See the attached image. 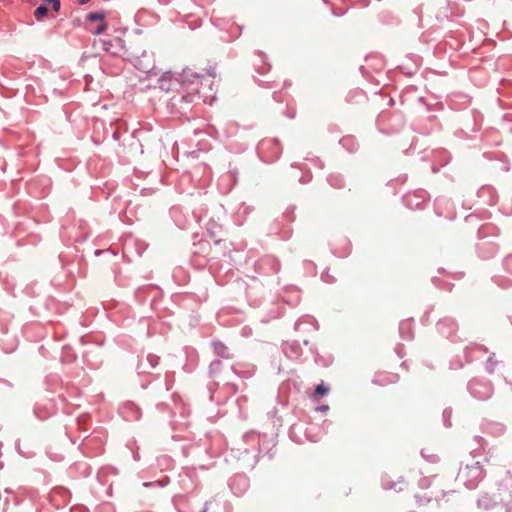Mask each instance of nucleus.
Wrapping results in <instances>:
<instances>
[{
	"label": "nucleus",
	"instance_id": "f257e3e1",
	"mask_svg": "<svg viewBox=\"0 0 512 512\" xmlns=\"http://www.w3.org/2000/svg\"><path fill=\"white\" fill-rule=\"evenodd\" d=\"M245 243H239L237 246L226 239L215 240L211 242L207 239H201L193 244L190 263L198 270L207 268L213 275L216 282L224 284V275H234V267L244 260Z\"/></svg>",
	"mask_w": 512,
	"mask_h": 512
},
{
	"label": "nucleus",
	"instance_id": "f03ea898",
	"mask_svg": "<svg viewBox=\"0 0 512 512\" xmlns=\"http://www.w3.org/2000/svg\"><path fill=\"white\" fill-rule=\"evenodd\" d=\"M277 433L246 432L241 442L232 447L226 455V461L236 464L242 469H252L256 463L264 457L272 459L277 452Z\"/></svg>",
	"mask_w": 512,
	"mask_h": 512
},
{
	"label": "nucleus",
	"instance_id": "7ed1b4c3",
	"mask_svg": "<svg viewBox=\"0 0 512 512\" xmlns=\"http://www.w3.org/2000/svg\"><path fill=\"white\" fill-rule=\"evenodd\" d=\"M501 230L492 222H485L479 227L475 250L482 260L494 258L500 251Z\"/></svg>",
	"mask_w": 512,
	"mask_h": 512
},
{
	"label": "nucleus",
	"instance_id": "20e7f679",
	"mask_svg": "<svg viewBox=\"0 0 512 512\" xmlns=\"http://www.w3.org/2000/svg\"><path fill=\"white\" fill-rule=\"evenodd\" d=\"M196 99L178 87L173 95L168 99L166 107L168 112L177 118H187L193 112Z\"/></svg>",
	"mask_w": 512,
	"mask_h": 512
},
{
	"label": "nucleus",
	"instance_id": "39448f33",
	"mask_svg": "<svg viewBox=\"0 0 512 512\" xmlns=\"http://www.w3.org/2000/svg\"><path fill=\"white\" fill-rule=\"evenodd\" d=\"M295 210V206H289L280 216L276 217L269 224V235L283 241L289 240L293 235L292 223L296 219Z\"/></svg>",
	"mask_w": 512,
	"mask_h": 512
},
{
	"label": "nucleus",
	"instance_id": "423d86ee",
	"mask_svg": "<svg viewBox=\"0 0 512 512\" xmlns=\"http://www.w3.org/2000/svg\"><path fill=\"white\" fill-rule=\"evenodd\" d=\"M107 433L103 428H97L86 436L80 445L82 453L88 457H97L104 453Z\"/></svg>",
	"mask_w": 512,
	"mask_h": 512
},
{
	"label": "nucleus",
	"instance_id": "0eeeda50",
	"mask_svg": "<svg viewBox=\"0 0 512 512\" xmlns=\"http://www.w3.org/2000/svg\"><path fill=\"white\" fill-rule=\"evenodd\" d=\"M198 100L205 104H212L216 100L217 85L215 67L206 69L205 73H200Z\"/></svg>",
	"mask_w": 512,
	"mask_h": 512
},
{
	"label": "nucleus",
	"instance_id": "6e6552de",
	"mask_svg": "<svg viewBox=\"0 0 512 512\" xmlns=\"http://www.w3.org/2000/svg\"><path fill=\"white\" fill-rule=\"evenodd\" d=\"M100 48L110 56L119 59L121 62L130 60L131 53L126 47L125 41L120 37H111L108 39H99L94 41V46Z\"/></svg>",
	"mask_w": 512,
	"mask_h": 512
},
{
	"label": "nucleus",
	"instance_id": "1a4fd4ad",
	"mask_svg": "<svg viewBox=\"0 0 512 512\" xmlns=\"http://www.w3.org/2000/svg\"><path fill=\"white\" fill-rule=\"evenodd\" d=\"M204 499L201 491L195 489L188 494L176 495L173 502L178 512H201Z\"/></svg>",
	"mask_w": 512,
	"mask_h": 512
},
{
	"label": "nucleus",
	"instance_id": "9d476101",
	"mask_svg": "<svg viewBox=\"0 0 512 512\" xmlns=\"http://www.w3.org/2000/svg\"><path fill=\"white\" fill-rule=\"evenodd\" d=\"M498 199L499 196L496 189L490 184H485L477 190L473 199L464 201V205L469 209L476 207L483 210L485 207L494 206Z\"/></svg>",
	"mask_w": 512,
	"mask_h": 512
},
{
	"label": "nucleus",
	"instance_id": "9b49d317",
	"mask_svg": "<svg viewBox=\"0 0 512 512\" xmlns=\"http://www.w3.org/2000/svg\"><path fill=\"white\" fill-rule=\"evenodd\" d=\"M485 471L478 461L461 466L457 474V480L469 489L475 488L483 480Z\"/></svg>",
	"mask_w": 512,
	"mask_h": 512
},
{
	"label": "nucleus",
	"instance_id": "f8f14e48",
	"mask_svg": "<svg viewBox=\"0 0 512 512\" xmlns=\"http://www.w3.org/2000/svg\"><path fill=\"white\" fill-rule=\"evenodd\" d=\"M257 154L263 162L274 163L282 154V144L277 138H263L257 145Z\"/></svg>",
	"mask_w": 512,
	"mask_h": 512
},
{
	"label": "nucleus",
	"instance_id": "ddd939ff",
	"mask_svg": "<svg viewBox=\"0 0 512 512\" xmlns=\"http://www.w3.org/2000/svg\"><path fill=\"white\" fill-rule=\"evenodd\" d=\"M199 79V72H196L193 68L185 67L182 72L178 74V77L175 78V81L179 87L197 100L200 86Z\"/></svg>",
	"mask_w": 512,
	"mask_h": 512
},
{
	"label": "nucleus",
	"instance_id": "4468645a",
	"mask_svg": "<svg viewBox=\"0 0 512 512\" xmlns=\"http://www.w3.org/2000/svg\"><path fill=\"white\" fill-rule=\"evenodd\" d=\"M253 268L259 277L268 278L278 274L281 263L274 255H263L255 261Z\"/></svg>",
	"mask_w": 512,
	"mask_h": 512
},
{
	"label": "nucleus",
	"instance_id": "2eb2a0df",
	"mask_svg": "<svg viewBox=\"0 0 512 512\" xmlns=\"http://www.w3.org/2000/svg\"><path fill=\"white\" fill-rule=\"evenodd\" d=\"M273 99L277 102L276 113L288 119H294L296 116V104L294 99L283 90L275 91Z\"/></svg>",
	"mask_w": 512,
	"mask_h": 512
},
{
	"label": "nucleus",
	"instance_id": "dca6fc26",
	"mask_svg": "<svg viewBox=\"0 0 512 512\" xmlns=\"http://www.w3.org/2000/svg\"><path fill=\"white\" fill-rule=\"evenodd\" d=\"M437 335L451 342H457L460 340L458 336L459 324L452 317H443L439 319L435 325Z\"/></svg>",
	"mask_w": 512,
	"mask_h": 512
},
{
	"label": "nucleus",
	"instance_id": "f3484780",
	"mask_svg": "<svg viewBox=\"0 0 512 512\" xmlns=\"http://www.w3.org/2000/svg\"><path fill=\"white\" fill-rule=\"evenodd\" d=\"M207 389L210 400L218 405L225 404L238 391V387L234 383H218L217 387L207 384Z\"/></svg>",
	"mask_w": 512,
	"mask_h": 512
},
{
	"label": "nucleus",
	"instance_id": "a211bd4d",
	"mask_svg": "<svg viewBox=\"0 0 512 512\" xmlns=\"http://www.w3.org/2000/svg\"><path fill=\"white\" fill-rule=\"evenodd\" d=\"M430 201L429 193L424 189L408 191L402 197V203L410 210H423Z\"/></svg>",
	"mask_w": 512,
	"mask_h": 512
},
{
	"label": "nucleus",
	"instance_id": "6ab92c4d",
	"mask_svg": "<svg viewBox=\"0 0 512 512\" xmlns=\"http://www.w3.org/2000/svg\"><path fill=\"white\" fill-rule=\"evenodd\" d=\"M107 16L108 13L105 11L88 13L85 18V29L93 35L103 34L108 29Z\"/></svg>",
	"mask_w": 512,
	"mask_h": 512
},
{
	"label": "nucleus",
	"instance_id": "aec40b11",
	"mask_svg": "<svg viewBox=\"0 0 512 512\" xmlns=\"http://www.w3.org/2000/svg\"><path fill=\"white\" fill-rule=\"evenodd\" d=\"M468 391L478 400H487L492 396L494 389L491 381L475 377L469 381Z\"/></svg>",
	"mask_w": 512,
	"mask_h": 512
},
{
	"label": "nucleus",
	"instance_id": "412c9836",
	"mask_svg": "<svg viewBox=\"0 0 512 512\" xmlns=\"http://www.w3.org/2000/svg\"><path fill=\"white\" fill-rule=\"evenodd\" d=\"M489 354V349L476 342H470L463 349V357L465 364L482 363Z\"/></svg>",
	"mask_w": 512,
	"mask_h": 512
},
{
	"label": "nucleus",
	"instance_id": "4be33fe9",
	"mask_svg": "<svg viewBox=\"0 0 512 512\" xmlns=\"http://www.w3.org/2000/svg\"><path fill=\"white\" fill-rule=\"evenodd\" d=\"M209 299V292L207 288L199 290V292H185L175 294L173 301L181 309H186L190 302H196L198 304L204 303Z\"/></svg>",
	"mask_w": 512,
	"mask_h": 512
},
{
	"label": "nucleus",
	"instance_id": "5701e85b",
	"mask_svg": "<svg viewBox=\"0 0 512 512\" xmlns=\"http://www.w3.org/2000/svg\"><path fill=\"white\" fill-rule=\"evenodd\" d=\"M208 383L217 387L218 383H231L228 381L223 363L219 359L213 360L208 367Z\"/></svg>",
	"mask_w": 512,
	"mask_h": 512
},
{
	"label": "nucleus",
	"instance_id": "b1692460",
	"mask_svg": "<svg viewBox=\"0 0 512 512\" xmlns=\"http://www.w3.org/2000/svg\"><path fill=\"white\" fill-rule=\"evenodd\" d=\"M435 213L448 220L456 218V207L454 202L446 197H437L434 201Z\"/></svg>",
	"mask_w": 512,
	"mask_h": 512
},
{
	"label": "nucleus",
	"instance_id": "393cba45",
	"mask_svg": "<svg viewBox=\"0 0 512 512\" xmlns=\"http://www.w3.org/2000/svg\"><path fill=\"white\" fill-rule=\"evenodd\" d=\"M438 271L442 275V277H440V276L433 277L432 282L434 283V285H436L440 289H444L447 291H451L454 287V285L449 281L450 279L460 280L465 275L464 272H460V271L447 272L444 268H441Z\"/></svg>",
	"mask_w": 512,
	"mask_h": 512
},
{
	"label": "nucleus",
	"instance_id": "a878e982",
	"mask_svg": "<svg viewBox=\"0 0 512 512\" xmlns=\"http://www.w3.org/2000/svg\"><path fill=\"white\" fill-rule=\"evenodd\" d=\"M71 499L69 489L63 486H56L48 494L49 502L57 509L65 507Z\"/></svg>",
	"mask_w": 512,
	"mask_h": 512
},
{
	"label": "nucleus",
	"instance_id": "bb28decb",
	"mask_svg": "<svg viewBox=\"0 0 512 512\" xmlns=\"http://www.w3.org/2000/svg\"><path fill=\"white\" fill-rule=\"evenodd\" d=\"M232 493L238 497L245 495L250 488V480L244 473H235L228 482Z\"/></svg>",
	"mask_w": 512,
	"mask_h": 512
},
{
	"label": "nucleus",
	"instance_id": "cd10ccee",
	"mask_svg": "<svg viewBox=\"0 0 512 512\" xmlns=\"http://www.w3.org/2000/svg\"><path fill=\"white\" fill-rule=\"evenodd\" d=\"M68 477L74 481L88 478L92 474L90 465L85 461H76L67 469Z\"/></svg>",
	"mask_w": 512,
	"mask_h": 512
},
{
	"label": "nucleus",
	"instance_id": "c85d7f7f",
	"mask_svg": "<svg viewBox=\"0 0 512 512\" xmlns=\"http://www.w3.org/2000/svg\"><path fill=\"white\" fill-rule=\"evenodd\" d=\"M491 216V213L487 210H482L480 213H471L464 218L463 229L466 232L476 231L479 233V227L482 226L483 223L481 221L483 219H488Z\"/></svg>",
	"mask_w": 512,
	"mask_h": 512
},
{
	"label": "nucleus",
	"instance_id": "c756f323",
	"mask_svg": "<svg viewBox=\"0 0 512 512\" xmlns=\"http://www.w3.org/2000/svg\"><path fill=\"white\" fill-rule=\"evenodd\" d=\"M250 61L253 69L261 76L267 75L271 70V64L267 61L266 54L261 51H255Z\"/></svg>",
	"mask_w": 512,
	"mask_h": 512
},
{
	"label": "nucleus",
	"instance_id": "7c9ffc66",
	"mask_svg": "<svg viewBox=\"0 0 512 512\" xmlns=\"http://www.w3.org/2000/svg\"><path fill=\"white\" fill-rule=\"evenodd\" d=\"M90 417L87 415H81L75 420H73L72 424L66 426V434L70 438V440L75 443L79 436H76V432L86 431L87 425L89 424Z\"/></svg>",
	"mask_w": 512,
	"mask_h": 512
},
{
	"label": "nucleus",
	"instance_id": "2f4dec72",
	"mask_svg": "<svg viewBox=\"0 0 512 512\" xmlns=\"http://www.w3.org/2000/svg\"><path fill=\"white\" fill-rule=\"evenodd\" d=\"M400 380V375L398 373L379 370L374 374L372 382L378 386H388L392 384H396Z\"/></svg>",
	"mask_w": 512,
	"mask_h": 512
},
{
	"label": "nucleus",
	"instance_id": "473e14b6",
	"mask_svg": "<svg viewBox=\"0 0 512 512\" xmlns=\"http://www.w3.org/2000/svg\"><path fill=\"white\" fill-rule=\"evenodd\" d=\"M281 349L290 360L299 361L302 356V347L297 340L284 341Z\"/></svg>",
	"mask_w": 512,
	"mask_h": 512
},
{
	"label": "nucleus",
	"instance_id": "72a5a7b5",
	"mask_svg": "<svg viewBox=\"0 0 512 512\" xmlns=\"http://www.w3.org/2000/svg\"><path fill=\"white\" fill-rule=\"evenodd\" d=\"M294 329L302 333L315 332L318 330V322L313 316L304 315L296 321Z\"/></svg>",
	"mask_w": 512,
	"mask_h": 512
},
{
	"label": "nucleus",
	"instance_id": "f704fd0d",
	"mask_svg": "<svg viewBox=\"0 0 512 512\" xmlns=\"http://www.w3.org/2000/svg\"><path fill=\"white\" fill-rule=\"evenodd\" d=\"M231 370L235 375H237L240 378L250 379L251 377L254 376L256 372V367L255 365L248 362L237 361L232 364Z\"/></svg>",
	"mask_w": 512,
	"mask_h": 512
},
{
	"label": "nucleus",
	"instance_id": "c9c22d12",
	"mask_svg": "<svg viewBox=\"0 0 512 512\" xmlns=\"http://www.w3.org/2000/svg\"><path fill=\"white\" fill-rule=\"evenodd\" d=\"M211 348L215 356L225 359L231 360L234 358V353L232 350L221 340L214 339L211 342Z\"/></svg>",
	"mask_w": 512,
	"mask_h": 512
},
{
	"label": "nucleus",
	"instance_id": "e433bc0d",
	"mask_svg": "<svg viewBox=\"0 0 512 512\" xmlns=\"http://www.w3.org/2000/svg\"><path fill=\"white\" fill-rule=\"evenodd\" d=\"M121 414L127 421H136L142 416L141 409L133 402L124 403L121 407Z\"/></svg>",
	"mask_w": 512,
	"mask_h": 512
},
{
	"label": "nucleus",
	"instance_id": "4c0bfd02",
	"mask_svg": "<svg viewBox=\"0 0 512 512\" xmlns=\"http://www.w3.org/2000/svg\"><path fill=\"white\" fill-rule=\"evenodd\" d=\"M314 362L322 367H329L333 363V356L327 351L320 352L317 347H310Z\"/></svg>",
	"mask_w": 512,
	"mask_h": 512
},
{
	"label": "nucleus",
	"instance_id": "58836bf2",
	"mask_svg": "<svg viewBox=\"0 0 512 512\" xmlns=\"http://www.w3.org/2000/svg\"><path fill=\"white\" fill-rule=\"evenodd\" d=\"M201 512H229V508L226 505V502L212 498L210 500L204 499L203 510Z\"/></svg>",
	"mask_w": 512,
	"mask_h": 512
},
{
	"label": "nucleus",
	"instance_id": "ea45409f",
	"mask_svg": "<svg viewBox=\"0 0 512 512\" xmlns=\"http://www.w3.org/2000/svg\"><path fill=\"white\" fill-rule=\"evenodd\" d=\"M448 103L452 109L459 110L470 104V98L462 93H452L449 95Z\"/></svg>",
	"mask_w": 512,
	"mask_h": 512
},
{
	"label": "nucleus",
	"instance_id": "a19ab883",
	"mask_svg": "<svg viewBox=\"0 0 512 512\" xmlns=\"http://www.w3.org/2000/svg\"><path fill=\"white\" fill-rule=\"evenodd\" d=\"M399 333L402 339L412 340L414 338V322L412 319H405L399 324Z\"/></svg>",
	"mask_w": 512,
	"mask_h": 512
},
{
	"label": "nucleus",
	"instance_id": "79ce46f5",
	"mask_svg": "<svg viewBox=\"0 0 512 512\" xmlns=\"http://www.w3.org/2000/svg\"><path fill=\"white\" fill-rule=\"evenodd\" d=\"M340 145L350 153H355L359 150V142L354 135H345L340 141Z\"/></svg>",
	"mask_w": 512,
	"mask_h": 512
},
{
	"label": "nucleus",
	"instance_id": "37998d69",
	"mask_svg": "<svg viewBox=\"0 0 512 512\" xmlns=\"http://www.w3.org/2000/svg\"><path fill=\"white\" fill-rule=\"evenodd\" d=\"M327 182L330 187L337 189V190L343 189L346 186L344 177L340 173H337V172L330 173L327 176Z\"/></svg>",
	"mask_w": 512,
	"mask_h": 512
},
{
	"label": "nucleus",
	"instance_id": "c03bdc74",
	"mask_svg": "<svg viewBox=\"0 0 512 512\" xmlns=\"http://www.w3.org/2000/svg\"><path fill=\"white\" fill-rule=\"evenodd\" d=\"M484 360H485V370L489 374L495 373V371L498 369L499 365L501 364V361H499L496 358L495 353L490 352V351Z\"/></svg>",
	"mask_w": 512,
	"mask_h": 512
},
{
	"label": "nucleus",
	"instance_id": "a18cd8bd",
	"mask_svg": "<svg viewBox=\"0 0 512 512\" xmlns=\"http://www.w3.org/2000/svg\"><path fill=\"white\" fill-rule=\"evenodd\" d=\"M223 231V226L218 224L215 220L210 219L207 223V233L212 239V242H215V240H219L218 236Z\"/></svg>",
	"mask_w": 512,
	"mask_h": 512
},
{
	"label": "nucleus",
	"instance_id": "49530a36",
	"mask_svg": "<svg viewBox=\"0 0 512 512\" xmlns=\"http://www.w3.org/2000/svg\"><path fill=\"white\" fill-rule=\"evenodd\" d=\"M347 101L351 104H361L367 102V95L362 90L350 91L347 95Z\"/></svg>",
	"mask_w": 512,
	"mask_h": 512
},
{
	"label": "nucleus",
	"instance_id": "de8ad7c7",
	"mask_svg": "<svg viewBox=\"0 0 512 512\" xmlns=\"http://www.w3.org/2000/svg\"><path fill=\"white\" fill-rule=\"evenodd\" d=\"M172 439L175 441L193 442L195 440V435L192 431L189 430V424H185V430L183 432H175L172 435Z\"/></svg>",
	"mask_w": 512,
	"mask_h": 512
},
{
	"label": "nucleus",
	"instance_id": "09e8293b",
	"mask_svg": "<svg viewBox=\"0 0 512 512\" xmlns=\"http://www.w3.org/2000/svg\"><path fill=\"white\" fill-rule=\"evenodd\" d=\"M340 242L342 243V247L340 249L335 247V243H331V246H332V249H333V252L335 255H337L338 257H345V256L349 255V253L351 251V244L345 238L340 239Z\"/></svg>",
	"mask_w": 512,
	"mask_h": 512
},
{
	"label": "nucleus",
	"instance_id": "8fccbe9b",
	"mask_svg": "<svg viewBox=\"0 0 512 512\" xmlns=\"http://www.w3.org/2000/svg\"><path fill=\"white\" fill-rule=\"evenodd\" d=\"M302 432H303L302 425L299 423H294L291 425V427L289 429V436L295 442L301 443L302 442V436H301Z\"/></svg>",
	"mask_w": 512,
	"mask_h": 512
},
{
	"label": "nucleus",
	"instance_id": "3c124183",
	"mask_svg": "<svg viewBox=\"0 0 512 512\" xmlns=\"http://www.w3.org/2000/svg\"><path fill=\"white\" fill-rule=\"evenodd\" d=\"M239 171L237 168H230L225 174L221 176V179L230 183L229 189L237 183Z\"/></svg>",
	"mask_w": 512,
	"mask_h": 512
},
{
	"label": "nucleus",
	"instance_id": "603ef678",
	"mask_svg": "<svg viewBox=\"0 0 512 512\" xmlns=\"http://www.w3.org/2000/svg\"><path fill=\"white\" fill-rule=\"evenodd\" d=\"M493 281L502 288L512 287V280L506 278L504 275H496L493 277Z\"/></svg>",
	"mask_w": 512,
	"mask_h": 512
},
{
	"label": "nucleus",
	"instance_id": "864d4df0",
	"mask_svg": "<svg viewBox=\"0 0 512 512\" xmlns=\"http://www.w3.org/2000/svg\"><path fill=\"white\" fill-rule=\"evenodd\" d=\"M48 14V7L45 3L40 4L34 11L36 20H43Z\"/></svg>",
	"mask_w": 512,
	"mask_h": 512
},
{
	"label": "nucleus",
	"instance_id": "5fc2aeb1",
	"mask_svg": "<svg viewBox=\"0 0 512 512\" xmlns=\"http://www.w3.org/2000/svg\"><path fill=\"white\" fill-rule=\"evenodd\" d=\"M502 268L507 275L512 276V254H508L503 258Z\"/></svg>",
	"mask_w": 512,
	"mask_h": 512
},
{
	"label": "nucleus",
	"instance_id": "6e6d98bb",
	"mask_svg": "<svg viewBox=\"0 0 512 512\" xmlns=\"http://www.w3.org/2000/svg\"><path fill=\"white\" fill-rule=\"evenodd\" d=\"M327 393H328V388L323 383H320L314 389L313 398L318 400L321 397H323L324 395H326Z\"/></svg>",
	"mask_w": 512,
	"mask_h": 512
},
{
	"label": "nucleus",
	"instance_id": "4d7b16f0",
	"mask_svg": "<svg viewBox=\"0 0 512 512\" xmlns=\"http://www.w3.org/2000/svg\"><path fill=\"white\" fill-rule=\"evenodd\" d=\"M255 78V81L258 82V84L260 86H263L265 88H276L279 83L275 80V79H267V80H262V79H258L256 77Z\"/></svg>",
	"mask_w": 512,
	"mask_h": 512
},
{
	"label": "nucleus",
	"instance_id": "13d9d810",
	"mask_svg": "<svg viewBox=\"0 0 512 512\" xmlns=\"http://www.w3.org/2000/svg\"><path fill=\"white\" fill-rule=\"evenodd\" d=\"M146 361L148 362L151 368H155L160 363V357L154 353H149L146 356Z\"/></svg>",
	"mask_w": 512,
	"mask_h": 512
},
{
	"label": "nucleus",
	"instance_id": "bf43d9fd",
	"mask_svg": "<svg viewBox=\"0 0 512 512\" xmlns=\"http://www.w3.org/2000/svg\"><path fill=\"white\" fill-rule=\"evenodd\" d=\"M418 88L416 86H408L406 87L403 92L401 93V103L404 104L406 101L409 100V94L412 92L417 91Z\"/></svg>",
	"mask_w": 512,
	"mask_h": 512
},
{
	"label": "nucleus",
	"instance_id": "052dcab7",
	"mask_svg": "<svg viewBox=\"0 0 512 512\" xmlns=\"http://www.w3.org/2000/svg\"><path fill=\"white\" fill-rule=\"evenodd\" d=\"M116 154L119 157V161L121 163H126L129 160V156L127 153L124 152V149L121 145H118V148L116 149Z\"/></svg>",
	"mask_w": 512,
	"mask_h": 512
},
{
	"label": "nucleus",
	"instance_id": "680f3d73",
	"mask_svg": "<svg viewBox=\"0 0 512 512\" xmlns=\"http://www.w3.org/2000/svg\"><path fill=\"white\" fill-rule=\"evenodd\" d=\"M443 419H444V423L447 427H450L452 424H451V416H452V410L451 409H444L443 411Z\"/></svg>",
	"mask_w": 512,
	"mask_h": 512
},
{
	"label": "nucleus",
	"instance_id": "e2e57ef3",
	"mask_svg": "<svg viewBox=\"0 0 512 512\" xmlns=\"http://www.w3.org/2000/svg\"><path fill=\"white\" fill-rule=\"evenodd\" d=\"M396 354L402 358L404 356V345L401 343H398L394 348Z\"/></svg>",
	"mask_w": 512,
	"mask_h": 512
},
{
	"label": "nucleus",
	"instance_id": "0e129e2a",
	"mask_svg": "<svg viewBox=\"0 0 512 512\" xmlns=\"http://www.w3.org/2000/svg\"><path fill=\"white\" fill-rule=\"evenodd\" d=\"M371 3V0H354V4L361 7V8H365V7H368Z\"/></svg>",
	"mask_w": 512,
	"mask_h": 512
},
{
	"label": "nucleus",
	"instance_id": "69168bd1",
	"mask_svg": "<svg viewBox=\"0 0 512 512\" xmlns=\"http://www.w3.org/2000/svg\"><path fill=\"white\" fill-rule=\"evenodd\" d=\"M71 512H89V510L84 505H76L71 508Z\"/></svg>",
	"mask_w": 512,
	"mask_h": 512
},
{
	"label": "nucleus",
	"instance_id": "338daca9",
	"mask_svg": "<svg viewBox=\"0 0 512 512\" xmlns=\"http://www.w3.org/2000/svg\"><path fill=\"white\" fill-rule=\"evenodd\" d=\"M51 6H52V10L54 12L58 13L60 11V8H61L60 0H51Z\"/></svg>",
	"mask_w": 512,
	"mask_h": 512
},
{
	"label": "nucleus",
	"instance_id": "774afa93",
	"mask_svg": "<svg viewBox=\"0 0 512 512\" xmlns=\"http://www.w3.org/2000/svg\"><path fill=\"white\" fill-rule=\"evenodd\" d=\"M230 33H231L233 36H239V35H240V33H241V27H240L239 25H235V26L231 29Z\"/></svg>",
	"mask_w": 512,
	"mask_h": 512
}]
</instances>
